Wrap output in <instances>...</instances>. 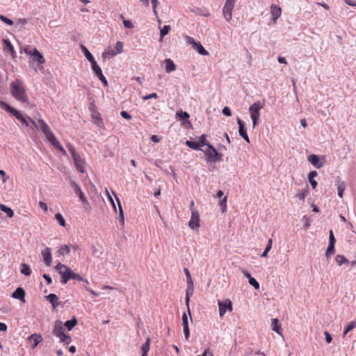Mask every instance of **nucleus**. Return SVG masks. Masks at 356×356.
Returning a JSON list of instances; mask_svg holds the SVG:
<instances>
[{"instance_id":"1","label":"nucleus","mask_w":356,"mask_h":356,"mask_svg":"<svg viewBox=\"0 0 356 356\" xmlns=\"http://www.w3.org/2000/svg\"><path fill=\"white\" fill-rule=\"evenodd\" d=\"M28 119L39 131L42 132L45 136V138L47 142H49L54 147L58 149L63 155L65 156L67 154L65 149L56 139L48 124L42 119L38 120V122H35L29 117H28Z\"/></svg>"},{"instance_id":"2","label":"nucleus","mask_w":356,"mask_h":356,"mask_svg":"<svg viewBox=\"0 0 356 356\" xmlns=\"http://www.w3.org/2000/svg\"><path fill=\"white\" fill-rule=\"evenodd\" d=\"M56 270L61 276L60 282L65 284L70 280H76L77 281H83L87 284L88 280H85L79 274L74 273L68 266L61 263H58L56 266Z\"/></svg>"},{"instance_id":"3","label":"nucleus","mask_w":356,"mask_h":356,"mask_svg":"<svg viewBox=\"0 0 356 356\" xmlns=\"http://www.w3.org/2000/svg\"><path fill=\"white\" fill-rule=\"evenodd\" d=\"M10 92L17 100L24 103L28 102L24 87L20 81L17 79L10 83Z\"/></svg>"},{"instance_id":"4","label":"nucleus","mask_w":356,"mask_h":356,"mask_svg":"<svg viewBox=\"0 0 356 356\" xmlns=\"http://www.w3.org/2000/svg\"><path fill=\"white\" fill-rule=\"evenodd\" d=\"M52 333L54 336L59 338L60 342L65 344H70L72 341L70 337L64 333L63 323L59 320L55 321Z\"/></svg>"},{"instance_id":"5","label":"nucleus","mask_w":356,"mask_h":356,"mask_svg":"<svg viewBox=\"0 0 356 356\" xmlns=\"http://www.w3.org/2000/svg\"><path fill=\"white\" fill-rule=\"evenodd\" d=\"M263 108V105L259 102H254L250 105L248 111L250 115V118L252 121L253 128H254L259 123L260 118V111Z\"/></svg>"},{"instance_id":"6","label":"nucleus","mask_w":356,"mask_h":356,"mask_svg":"<svg viewBox=\"0 0 356 356\" xmlns=\"http://www.w3.org/2000/svg\"><path fill=\"white\" fill-rule=\"evenodd\" d=\"M201 151H202L207 156L208 162H215L218 159L219 154L211 145H208L206 149H202Z\"/></svg>"},{"instance_id":"7","label":"nucleus","mask_w":356,"mask_h":356,"mask_svg":"<svg viewBox=\"0 0 356 356\" xmlns=\"http://www.w3.org/2000/svg\"><path fill=\"white\" fill-rule=\"evenodd\" d=\"M235 0H226L222 9L224 17L227 22H230L232 17V10L235 5Z\"/></svg>"},{"instance_id":"8","label":"nucleus","mask_w":356,"mask_h":356,"mask_svg":"<svg viewBox=\"0 0 356 356\" xmlns=\"http://www.w3.org/2000/svg\"><path fill=\"white\" fill-rule=\"evenodd\" d=\"M70 182L75 194L79 197V200L82 202V204L83 205L88 204V202L78 184L74 180L72 179H70Z\"/></svg>"},{"instance_id":"9","label":"nucleus","mask_w":356,"mask_h":356,"mask_svg":"<svg viewBox=\"0 0 356 356\" xmlns=\"http://www.w3.org/2000/svg\"><path fill=\"white\" fill-rule=\"evenodd\" d=\"M186 42L188 44H191L193 48L195 49L200 54L207 56L209 54L208 51L204 48L200 42L195 41V40L190 37H186Z\"/></svg>"},{"instance_id":"10","label":"nucleus","mask_w":356,"mask_h":356,"mask_svg":"<svg viewBox=\"0 0 356 356\" xmlns=\"http://www.w3.org/2000/svg\"><path fill=\"white\" fill-rule=\"evenodd\" d=\"M218 308L220 316L222 317L227 311H232L233 308L232 301L229 299H227L225 301H218Z\"/></svg>"},{"instance_id":"11","label":"nucleus","mask_w":356,"mask_h":356,"mask_svg":"<svg viewBox=\"0 0 356 356\" xmlns=\"http://www.w3.org/2000/svg\"><path fill=\"white\" fill-rule=\"evenodd\" d=\"M188 226L192 229H197L200 227V214L197 210H192L191 217L188 222Z\"/></svg>"},{"instance_id":"12","label":"nucleus","mask_w":356,"mask_h":356,"mask_svg":"<svg viewBox=\"0 0 356 356\" xmlns=\"http://www.w3.org/2000/svg\"><path fill=\"white\" fill-rule=\"evenodd\" d=\"M26 53L30 54L33 60L37 61L39 64H43L45 63V60L40 52H39L37 49H34L33 51L25 50Z\"/></svg>"},{"instance_id":"13","label":"nucleus","mask_w":356,"mask_h":356,"mask_svg":"<svg viewBox=\"0 0 356 356\" xmlns=\"http://www.w3.org/2000/svg\"><path fill=\"white\" fill-rule=\"evenodd\" d=\"M72 159L76 170L79 172L83 173L85 172L84 160L81 158V156L79 154H78L77 156H74V157H73Z\"/></svg>"},{"instance_id":"14","label":"nucleus","mask_w":356,"mask_h":356,"mask_svg":"<svg viewBox=\"0 0 356 356\" xmlns=\"http://www.w3.org/2000/svg\"><path fill=\"white\" fill-rule=\"evenodd\" d=\"M43 261L47 266H49L52 262V257L51 249L48 247L45 248L41 252Z\"/></svg>"},{"instance_id":"15","label":"nucleus","mask_w":356,"mask_h":356,"mask_svg":"<svg viewBox=\"0 0 356 356\" xmlns=\"http://www.w3.org/2000/svg\"><path fill=\"white\" fill-rule=\"evenodd\" d=\"M270 13L272 15V21L273 23H276L277 19L280 17L282 13V9L280 6L272 4L270 7Z\"/></svg>"},{"instance_id":"16","label":"nucleus","mask_w":356,"mask_h":356,"mask_svg":"<svg viewBox=\"0 0 356 356\" xmlns=\"http://www.w3.org/2000/svg\"><path fill=\"white\" fill-rule=\"evenodd\" d=\"M237 123L239 126V135L248 143L250 142L249 137L247 134V131L244 127V122L239 118H238Z\"/></svg>"},{"instance_id":"17","label":"nucleus","mask_w":356,"mask_h":356,"mask_svg":"<svg viewBox=\"0 0 356 356\" xmlns=\"http://www.w3.org/2000/svg\"><path fill=\"white\" fill-rule=\"evenodd\" d=\"M308 161L316 168H321L323 165V163L321 161L318 156L311 154L308 156Z\"/></svg>"},{"instance_id":"18","label":"nucleus","mask_w":356,"mask_h":356,"mask_svg":"<svg viewBox=\"0 0 356 356\" xmlns=\"http://www.w3.org/2000/svg\"><path fill=\"white\" fill-rule=\"evenodd\" d=\"M336 186L337 187L338 195L342 198L343 192L346 190V184L343 181L337 177L336 180Z\"/></svg>"},{"instance_id":"19","label":"nucleus","mask_w":356,"mask_h":356,"mask_svg":"<svg viewBox=\"0 0 356 356\" xmlns=\"http://www.w3.org/2000/svg\"><path fill=\"white\" fill-rule=\"evenodd\" d=\"M24 296H25V291L21 287L17 288V289L12 294V297L13 298L18 299L19 300L23 301L24 302H25Z\"/></svg>"},{"instance_id":"20","label":"nucleus","mask_w":356,"mask_h":356,"mask_svg":"<svg viewBox=\"0 0 356 356\" xmlns=\"http://www.w3.org/2000/svg\"><path fill=\"white\" fill-rule=\"evenodd\" d=\"M194 291V285H187L186 291V305L188 307V311L189 313V315L191 316V312L189 308V300H190V296H191L193 294Z\"/></svg>"},{"instance_id":"21","label":"nucleus","mask_w":356,"mask_h":356,"mask_svg":"<svg viewBox=\"0 0 356 356\" xmlns=\"http://www.w3.org/2000/svg\"><path fill=\"white\" fill-rule=\"evenodd\" d=\"M113 194L115 195L116 200L118 202V209H119V216H118V220L122 225L124 223V213L122 210V207L121 206L120 202L116 194L113 191Z\"/></svg>"},{"instance_id":"22","label":"nucleus","mask_w":356,"mask_h":356,"mask_svg":"<svg viewBox=\"0 0 356 356\" xmlns=\"http://www.w3.org/2000/svg\"><path fill=\"white\" fill-rule=\"evenodd\" d=\"M46 298L51 304L54 309L59 305L58 298L56 294L50 293Z\"/></svg>"},{"instance_id":"23","label":"nucleus","mask_w":356,"mask_h":356,"mask_svg":"<svg viewBox=\"0 0 356 356\" xmlns=\"http://www.w3.org/2000/svg\"><path fill=\"white\" fill-rule=\"evenodd\" d=\"M29 340L33 341L34 342L33 345V348H35L38 343L42 341V337L40 334L34 333L32 334L29 337Z\"/></svg>"},{"instance_id":"24","label":"nucleus","mask_w":356,"mask_h":356,"mask_svg":"<svg viewBox=\"0 0 356 356\" xmlns=\"http://www.w3.org/2000/svg\"><path fill=\"white\" fill-rule=\"evenodd\" d=\"M165 72L170 73L175 70L176 65L171 59H170V58L165 59Z\"/></svg>"},{"instance_id":"25","label":"nucleus","mask_w":356,"mask_h":356,"mask_svg":"<svg viewBox=\"0 0 356 356\" xmlns=\"http://www.w3.org/2000/svg\"><path fill=\"white\" fill-rule=\"evenodd\" d=\"M118 53L111 48L108 47L107 49L104 51V52L102 54V57L104 59H111V58L116 56Z\"/></svg>"},{"instance_id":"26","label":"nucleus","mask_w":356,"mask_h":356,"mask_svg":"<svg viewBox=\"0 0 356 356\" xmlns=\"http://www.w3.org/2000/svg\"><path fill=\"white\" fill-rule=\"evenodd\" d=\"M70 252V248L68 245H62L58 250L56 252V254L58 257L60 256H65L66 254H68Z\"/></svg>"},{"instance_id":"27","label":"nucleus","mask_w":356,"mask_h":356,"mask_svg":"<svg viewBox=\"0 0 356 356\" xmlns=\"http://www.w3.org/2000/svg\"><path fill=\"white\" fill-rule=\"evenodd\" d=\"M271 326H272V330H274L275 332H276L277 334H279L280 335H282V333H281V327H280V325L279 324V321L277 318H273L272 320V324H271Z\"/></svg>"},{"instance_id":"28","label":"nucleus","mask_w":356,"mask_h":356,"mask_svg":"<svg viewBox=\"0 0 356 356\" xmlns=\"http://www.w3.org/2000/svg\"><path fill=\"white\" fill-rule=\"evenodd\" d=\"M150 339L147 338L145 343L141 346L142 356H147V353L149 350Z\"/></svg>"},{"instance_id":"29","label":"nucleus","mask_w":356,"mask_h":356,"mask_svg":"<svg viewBox=\"0 0 356 356\" xmlns=\"http://www.w3.org/2000/svg\"><path fill=\"white\" fill-rule=\"evenodd\" d=\"M82 52L86 56V58L90 61V63H92L95 61L94 57L90 54V52L88 51V49L83 45L81 46Z\"/></svg>"},{"instance_id":"30","label":"nucleus","mask_w":356,"mask_h":356,"mask_svg":"<svg viewBox=\"0 0 356 356\" xmlns=\"http://www.w3.org/2000/svg\"><path fill=\"white\" fill-rule=\"evenodd\" d=\"M186 145L190 148L195 150H201L202 149L201 148L198 141L186 140Z\"/></svg>"},{"instance_id":"31","label":"nucleus","mask_w":356,"mask_h":356,"mask_svg":"<svg viewBox=\"0 0 356 356\" xmlns=\"http://www.w3.org/2000/svg\"><path fill=\"white\" fill-rule=\"evenodd\" d=\"M13 115L18 119L26 127L29 126V122L26 118H24L18 111H15Z\"/></svg>"},{"instance_id":"32","label":"nucleus","mask_w":356,"mask_h":356,"mask_svg":"<svg viewBox=\"0 0 356 356\" xmlns=\"http://www.w3.org/2000/svg\"><path fill=\"white\" fill-rule=\"evenodd\" d=\"M335 260L339 266H342L345 264H349V261L343 255L341 254H337L335 257Z\"/></svg>"},{"instance_id":"33","label":"nucleus","mask_w":356,"mask_h":356,"mask_svg":"<svg viewBox=\"0 0 356 356\" xmlns=\"http://www.w3.org/2000/svg\"><path fill=\"white\" fill-rule=\"evenodd\" d=\"M4 43V50L6 51L11 52L12 55L14 56V48L11 42L8 40H3Z\"/></svg>"},{"instance_id":"34","label":"nucleus","mask_w":356,"mask_h":356,"mask_svg":"<svg viewBox=\"0 0 356 356\" xmlns=\"http://www.w3.org/2000/svg\"><path fill=\"white\" fill-rule=\"evenodd\" d=\"M76 324L77 320L75 317H73L72 319L67 321L64 325L68 330H71Z\"/></svg>"},{"instance_id":"35","label":"nucleus","mask_w":356,"mask_h":356,"mask_svg":"<svg viewBox=\"0 0 356 356\" xmlns=\"http://www.w3.org/2000/svg\"><path fill=\"white\" fill-rule=\"evenodd\" d=\"M21 273L26 276H29L31 273V270L30 268V266L26 264H21Z\"/></svg>"},{"instance_id":"36","label":"nucleus","mask_w":356,"mask_h":356,"mask_svg":"<svg viewBox=\"0 0 356 356\" xmlns=\"http://www.w3.org/2000/svg\"><path fill=\"white\" fill-rule=\"evenodd\" d=\"M0 106L1 108L6 110V111L10 113L12 115L14 114L15 111H16L17 110H15V108H13V107H11L10 106H9L8 104H7L6 103L3 102H0Z\"/></svg>"},{"instance_id":"37","label":"nucleus","mask_w":356,"mask_h":356,"mask_svg":"<svg viewBox=\"0 0 356 356\" xmlns=\"http://www.w3.org/2000/svg\"><path fill=\"white\" fill-rule=\"evenodd\" d=\"M91 65H92V69L93 72H95V74L97 75V76H99L100 74H103L101 68L97 64L96 61L91 63Z\"/></svg>"},{"instance_id":"38","label":"nucleus","mask_w":356,"mask_h":356,"mask_svg":"<svg viewBox=\"0 0 356 356\" xmlns=\"http://www.w3.org/2000/svg\"><path fill=\"white\" fill-rule=\"evenodd\" d=\"M0 209H1V211H3L5 213H6L7 216L9 218H12L13 216L14 213H13V210L10 208L6 207L4 204H0Z\"/></svg>"},{"instance_id":"39","label":"nucleus","mask_w":356,"mask_h":356,"mask_svg":"<svg viewBox=\"0 0 356 356\" xmlns=\"http://www.w3.org/2000/svg\"><path fill=\"white\" fill-rule=\"evenodd\" d=\"M198 143H200V147L208 146L210 145L207 139V136L205 134H202L198 138Z\"/></svg>"},{"instance_id":"40","label":"nucleus","mask_w":356,"mask_h":356,"mask_svg":"<svg viewBox=\"0 0 356 356\" xmlns=\"http://www.w3.org/2000/svg\"><path fill=\"white\" fill-rule=\"evenodd\" d=\"M170 30V26L169 25H165L162 28L160 27V35L161 39H162L165 35H166Z\"/></svg>"},{"instance_id":"41","label":"nucleus","mask_w":356,"mask_h":356,"mask_svg":"<svg viewBox=\"0 0 356 356\" xmlns=\"http://www.w3.org/2000/svg\"><path fill=\"white\" fill-rule=\"evenodd\" d=\"M272 244H273V241L271 238H269L268 241L267 246H266L265 250L264 251V252L261 255V257H266L267 256L268 252L272 248Z\"/></svg>"},{"instance_id":"42","label":"nucleus","mask_w":356,"mask_h":356,"mask_svg":"<svg viewBox=\"0 0 356 356\" xmlns=\"http://www.w3.org/2000/svg\"><path fill=\"white\" fill-rule=\"evenodd\" d=\"M55 218L56 220L58 221V222L62 226V227H65L66 223H65V220L64 219V218L63 217V216L61 215L60 213H57L56 215H55Z\"/></svg>"},{"instance_id":"43","label":"nucleus","mask_w":356,"mask_h":356,"mask_svg":"<svg viewBox=\"0 0 356 356\" xmlns=\"http://www.w3.org/2000/svg\"><path fill=\"white\" fill-rule=\"evenodd\" d=\"M334 244H330L328 245V247L326 250V252H325V255L327 257H329L330 256H331L332 254H334Z\"/></svg>"},{"instance_id":"44","label":"nucleus","mask_w":356,"mask_h":356,"mask_svg":"<svg viewBox=\"0 0 356 356\" xmlns=\"http://www.w3.org/2000/svg\"><path fill=\"white\" fill-rule=\"evenodd\" d=\"M123 42H120V41H118L115 44V51L116 53H118V54H120L123 51Z\"/></svg>"},{"instance_id":"45","label":"nucleus","mask_w":356,"mask_h":356,"mask_svg":"<svg viewBox=\"0 0 356 356\" xmlns=\"http://www.w3.org/2000/svg\"><path fill=\"white\" fill-rule=\"evenodd\" d=\"M177 115L179 120H188L190 117L189 114L186 111L178 112Z\"/></svg>"},{"instance_id":"46","label":"nucleus","mask_w":356,"mask_h":356,"mask_svg":"<svg viewBox=\"0 0 356 356\" xmlns=\"http://www.w3.org/2000/svg\"><path fill=\"white\" fill-rule=\"evenodd\" d=\"M302 221H304V226H303V228L305 230H307L309 227L310 226V220H309V217H307V216H304L302 217Z\"/></svg>"},{"instance_id":"47","label":"nucleus","mask_w":356,"mask_h":356,"mask_svg":"<svg viewBox=\"0 0 356 356\" xmlns=\"http://www.w3.org/2000/svg\"><path fill=\"white\" fill-rule=\"evenodd\" d=\"M249 284L252 286L255 289H259V282L254 278L252 277V278H250L249 280Z\"/></svg>"},{"instance_id":"48","label":"nucleus","mask_w":356,"mask_h":356,"mask_svg":"<svg viewBox=\"0 0 356 356\" xmlns=\"http://www.w3.org/2000/svg\"><path fill=\"white\" fill-rule=\"evenodd\" d=\"M307 194H308L307 190H305L304 191L296 194V197L298 199H299L300 200L304 201L305 199V197L307 195Z\"/></svg>"},{"instance_id":"49","label":"nucleus","mask_w":356,"mask_h":356,"mask_svg":"<svg viewBox=\"0 0 356 356\" xmlns=\"http://www.w3.org/2000/svg\"><path fill=\"white\" fill-rule=\"evenodd\" d=\"M227 197L225 196L220 201V205L222 207V211L224 212L227 207Z\"/></svg>"},{"instance_id":"50","label":"nucleus","mask_w":356,"mask_h":356,"mask_svg":"<svg viewBox=\"0 0 356 356\" xmlns=\"http://www.w3.org/2000/svg\"><path fill=\"white\" fill-rule=\"evenodd\" d=\"M356 327V321H353L349 323L348 326L346 327V332H350L354 328Z\"/></svg>"},{"instance_id":"51","label":"nucleus","mask_w":356,"mask_h":356,"mask_svg":"<svg viewBox=\"0 0 356 356\" xmlns=\"http://www.w3.org/2000/svg\"><path fill=\"white\" fill-rule=\"evenodd\" d=\"M0 19L8 25L13 24V22L10 19H8V18H7L3 15H0Z\"/></svg>"},{"instance_id":"52","label":"nucleus","mask_w":356,"mask_h":356,"mask_svg":"<svg viewBox=\"0 0 356 356\" xmlns=\"http://www.w3.org/2000/svg\"><path fill=\"white\" fill-rule=\"evenodd\" d=\"M67 148H68L69 151L70 152V153H71V154H72V158H73V157H74V156H77V155H78V154H77V153L76 152V151H75L74 147L72 145L68 144V145H67Z\"/></svg>"},{"instance_id":"53","label":"nucleus","mask_w":356,"mask_h":356,"mask_svg":"<svg viewBox=\"0 0 356 356\" xmlns=\"http://www.w3.org/2000/svg\"><path fill=\"white\" fill-rule=\"evenodd\" d=\"M336 240L333 234L332 230L330 231L329 233V243L330 244H335Z\"/></svg>"},{"instance_id":"54","label":"nucleus","mask_w":356,"mask_h":356,"mask_svg":"<svg viewBox=\"0 0 356 356\" xmlns=\"http://www.w3.org/2000/svg\"><path fill=\"white\" fill-rule=\"evenodd\" d=\"M183 327H184V334L185 339L186 340H188L189 338V336H190L189 325L188 326H183Z\"/></svg>"},{"instance_id":"55","label":"nucleus","mask_w":356,"mask_h":356,"mask_svg":"<svg viewBox=\"0 0 356 356\" xmlns=\"http://www.w3.org/2000/svg\"><path fill=\"white\" fill-rule=\"evenodd\" d=\"M151 3L152 4L153 12L155 15H156L157 14L156 7L159 4V1L158 0H151Z\"/></svg>"},{"instance_id":"56","label":"nucleus","mask_w":356,"mask_h":356,"mask_svg":"<svg viewBox=\"0 0 356 356\" xmlns=\"http://www.w3.org/2000/svg\"><path fill=\"white\" fill-rule=\"evenodd\" d=\"M222 113L226 116L232 115V111H231L230 108L227 106H225L223 108Z\"/></svg>"},{"instance_id":"57","label":"nucleus","mask_w":356,"mask_h":356,"mask_svg":"<svg viewBox=\"0 0 356 356\" xmlns=\"http://www.w3.org/2000/svg\"><path fill=\"white\" fill-rule=\"evenodd\" d=\"M157 94L156 93H152V94H149L148 95H145L144 97H143V100H147V99H156L157 98Z\"/></svg>"},{"instance_id":"58","label":"nucleus","mask_w":356,"mask_h":356,"mask_svg":"<svg viewBox=\"0 0 356 356\" xmlns=\"http://www.w3.org/2000/svg\"><path fill=\"white\" fill-rule=\"evenodd\" d=\"M324 334H325V337L326 342L327 343H330L332 342V337L331 334L328 332H327V331H325L324 332Z\"/></svg>"},{"instance_id":"59","label":"nucleus","mask_w":356,"mask_h":356,"mask_svg":"<svg viewBox=\"0 0 356 356\" xmlns=\"http://www.w3.org/2000/svg\"><path fill=\"white\" fill-rule=\"evenodd\" d=\"M120 115H122V118H124V119H127V120H130L131 119V115L127 111H121L120 113Z\"/></svg>"},{"instance_id":"60","label":"nucleus","mask_w":356,"mask_h":356,"mask_svg":"<svg viewBox=\"0 0 356 356\" xmlns=\"http://www.w3.org/2000/svg\"><path fill=\"white\" fill-rule=\"evenodd\" d=\"M183 326H188V321L186 314L184 312L182 315Z\"/></svg>"},{"instance_id":"61","label":"nucleus","mask_w":356,"mask_h":356,"mask_svg":"<svg viewBox=\"0 0 356 356\" xmlns=\"http://www.w3.org/2000/svg\"><path fill=\"white\" fill-rule=\"evenodd\" d=\"M39 206L40 207L44 210V212H47L48 211V207L47 204L44 202H39Z\"/></svg>"},{"instance_id":"62","label":"nucleus","mask_w":356,"mask_h":356,"mask_svg":"<svg viewBox=\"0 0 356 356\" xmlns=\"http://www.w3.org/2000/svg\"><path fill=\"white\" fill-rule=\"evenodd\" d=\"M123 24L127 29H132L134 27L131 22L127 19H124Z\"/></svg>"},{"instance_id":"63","label":"nucleus","mask_w":356,"mask_h":356,"mask_svg":"<svg viewBox=\"0 0 356 356\" xmlns=\"http://www.w3.org/2000/svg\"><path fill=\"white\" fill-rule=\"evenodd\" d=\"M99 78V79L103 83V84L105 86H108V82H107V80L105 78V76H104L103 74H100L99 76H97Z\"/></svg>"},{"instance_id":"64","label":"nucleus","mask_w":356,"mask_h":356,"mask_svg":"<svg viewBox=\"0 0 356 356\" xmlns=\"http://www.w3.org/2000/svg\"><path fill=\"white\" fill-rule=\"evenodd\" d=\"M0 175H1V179L3 183H6L8 180V177L6 175V172L3 170H0Z\"/></svg>"}]
</instances>
